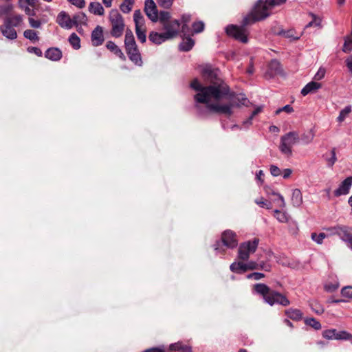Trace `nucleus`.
I'll use <instances>...</instances> for the list:
<instances>
[{
    "mask_svg": "<svg viewBox=\"0 0 352 352\" xmlns=\"http://www.w3.org/2000/svg\"><path fill=\"white\" fill-rule=\"evenodd\" d=\"M201 74L206 81L210 83L208 86H203L197 79L190 83V87L197 91L194 98L197 102L208 103L219 102L229 94L230 87L220 78V71L211 65H206L202 67Z\"/></svg>",
    "mask_w": 352,
    "mask_h": 352,
    "instance_id": "1",
    "label": "nucleus"
},
{
    "mask_svg": "<svg viewBox=\"0 0 352 352\" xmlns=\"http://www.w3.org/2000/svg\"><path fill=\"white\" fill-rule=\"evenodd\" d=\"M262 0H258L253 9L242 20L241 25H228L226 27V33L229 36L240 41L243 43L248 41V26L255 23L257 21H262L270 15V12L263 10L261 7Z\"/></svg>",
    "mask_w": 352,
    "mask_h": 352,
    "instance_id": "2",
    "label": "nucleus"
},
{
    "mask_svg": "<svg viewBox=\"0 0 352 352\" xmlns=\"http://www.w3.org/2000/svg\"><path fill=\"white\" fill-rule=\"evenodd\" d=\"M253 291L256 294L262 296L264 302L270 306L276 304L287 307L290 305L289 300L285 295L272 290L264 283L255 284L253 287Z\"/></svg>",
    "mask_w": 352,
    "mask_h": 352,
    "instance_id": "3",
    "label": "nucleus"
},
{
    "mask_svg": "<svg viewBox=\"0 0 352 352\" xmlns=\"http://www.w3.org/2000/svg\"><path fill=\"white\" fill-rule=\"evenodd\" d=\"M22 23L23 16L21 14L6 16L3 25L0 27V31L8 39L14 40L17 38V32L14 28L19 27Z\"/></svg>",
    "mask_w": 352,
    "mask_h": 352,
    "instance_id": "4",
    "label": "nucleus"
},
{
    "mask_svg": "<svg viewBox=\"0 0 352 352\" xmlns=\"http://www.w3.org/2000/svg\"><path fill=\"white\" fill-rule=\"evenodd\" d=\"M109 19L112 26L111 35L115 38L120 37L125 26L122 16L118 10L113 9L110 11Z\"/></svg>",
    "mask_w": 352,
    "mask_h": 352,
    "instance_id": "5",
    "label": "nucleus"
},
{
    "mask_svg": "<svg viewBox=\"0 0 352 352\" xmlns=\"http://www.w3.org/2000/svg\"><path fill=\"white\" fill-rule=\"evenodd\" d=\"M299 141L300 137L298 132H288L280 138L279 149L283 154L291 156L292 154V146Z\"/></svg>",
    "mask_w": 352,
    "mask_h": 352,
    "instance_id": "6",
    "label": "nucleus"
},
{
    "mask_svg": "<svg viewBox=\"0 0 352 352\" xmlns=\"http://www.w3.org/2000/svg\"><path fill=\"white\" fill-rule=\"evenodd\" d=\"M238 245V240L235 232L230 230L224 231L221 235V241H217L214 245V248L217 252H221L224 250L222 246H226L228 248H234Z\"/></svg>",
    "mask_w": 352,
    "mask_h": 352,
    "instance_id": "7",
    "label": "nucleus"
},
{
    "mask_svg": "<svg viewBox=\"0 0 352 352\" xmlns=\"http://www.w3.org/2000/svg\"><path fill=\"white\" fill-rule=\"evenodd\" d=\"M259 243V239L254 238L252 241L242 243L239 248L238 256L242 261H248L250 255L255 252Z\"/></svg>",
    "mask_w": 352,
    "mask_h": 352,
    "instance_id": "8",
    "label": "nucleus"
},
{
    "mask_svg": "<svg viewBox=\"0 0 352 352\" xmlns=\"http://www.w3.org/2000/svg\"><path fill=\"white\" fill-rule=\"evenodd\" d=\"M322 336L328 340H349L352 335L346 331H337L335 329H327L322 332Z\"/></svg>",
    "mask_w": 352,
    "mask_h": 352,
    "instance_id": "9",
    "label": "nucleus"
},
{
    "mask_svg": "<svg viewBox=\"0 0 352 352\" xmlns=\"http://www.w3.org/2000/svg\"><path fill=\"white\" fill-rule=\"evenodd\" d=\"M208 109L210 111L218 113H223L228 116H231L233 113L232 107H234L233 103L223 104H220L217 103H211L208 102V103H205Z\"/></svg>",
    "mask_w": 352,
    "mask_h": 352,
    "instance_id": "10",
    "label": "nucleus"
},
{
    "mask_svg": "<svg viewBox=\"0 0 352 352\" xmlns=\"http://www.w3.org/2000/svg\"><path fill=\"white\" fill-rule=\"evenodd\" d=\"M166 38L169 40L176 37L179 34L180 23L178 20L174 19L162 25Z\"/></svg>",
    "mask_w": 352,
    "mask_h": 352,
    "instance_id": "11",
    "label": "nucleus"
},
{
    "mask_svg": "<svg viewBox=\"0 0 352 352\" xmlns=\"http://www.w3.org/2000/svg\"><path fill=\"white\" fill-rule=\"evenodd\" d=\"M144 11L152 22L155 23L158 21L159 12L153 0H145Z\"/></svg>",
    "mask_w": 352,
    "mask_h": 352,
    "instance_id": "12",
    "label": "nucleus"
},
{
    "mask_svg": "<svg viewBox=\"0 0 352 352\" xmlns=\"http://www.w3.org/2000/svg\"><path fill=\"white\" fill-rule=\"evenodd\" d=\"M232 100L231 103L234 104V107H239L241 106L248 107L250 103L249 100L243 94H235L234 93H230L226 96Z\"/></svg>",
    "mask_w": 352,
    "mask_h": 352,
    "instance_id": "13",
    "label": "nucleus"
},
{
    "mask_svg": "<svg viewBox=\"0 0 352 352\" xmlns=\"http://www.w3.org/2000/svg\"><path fill=\"white\" fill-rule=\"evenodd\" d=\"M352 186V177H346L339 186V187L334 191L336 197L347 195Z\"/></svg>",
    "mask_w": 352,
    "mask_h": 352,
    "instance_id": "14",
    "label": "nucleus"
},
{
    "mask_svg": "<svg viewBox=\"0 0 352 352\" xmlns=\"http://www.w3.org/2000/svg\"><path fill=\"white\" fill-rule=\"evenodd\" d=\"M56 22L61 28L66 29H71L74 26L72 19L65 11H62L58 14Z\"/></svg>",
    "mask_w": 352,
    "mask_h": 352,
    "instance_id": "15",
    "label": "nucleus"
},
{
    "mask_svg": "<svg viewBox=\"0 0 352 352\" xmlns=\"http://www.w3.org/2000/svg\"><path fill=\"white\" fill-rule=\"evenodd\" d=\"M103 30L100 25L96 28L91 32V42L94 46L101 45L104 42Z\"/></svg>",
    "mask_w": 352,
    "mask_h": 352,
    "instance_id": "16",
    "label": "nucleus"
},
{
    "mask_svg": "<svg viewBox=\"0 0 352 352\" xmlns=\"http://www.w3.org/2000/svg\"><path fill=\"white\" fill-rule=\"evenodd\" d=\"M282 72L283 69L280 62L276 59L272 60L269 63L267 74L272 77L275 75L280 74Z\"/></svg>",
    "mask_w": 352,
    "mask_h": 352,
    "instance_id": "17",
    "label": "nucleus"
},
{
    "mask_svg": "<svg viewBox=\"0 0 352 352\" xmlns=\"http://www.w3.org/2000/svg\"><path fill=\"white\" fill-rule=\"evenodd\" d=\"M124 47L126 51H129L131 48L138 47L133 32L130 29L126 30L124 36Z\"/></svg>",
    "mask_w": 352,
    "mask_h": 352,
    "instance_id": "18",
    "label": "nucleus"
},
{
    "mask_svg": "<svg viewBox=\"0 0 352 352\" xmlns=\"http://www.w3.org/2000/svg\"><path fill=\"white\" fill-rule=\"evenodd\" d=\"M168 350L172 352H192V347L184 344L182 342H177L170 344Z\"/></svg>",
    "mask_w": 352,
    "mask_h": 352,
    "instance_id": "19",
    "label": "nucleus"
},
{
    "mask_svg": "<svg viewBox=\"0 0 352 352\" xmlns=\"http://www.w3.org/2000/svg\"><path fill=\"white\" fill-rule=\"evenodd\" d=\"M129 59L137 65H142V60L141 54L138 47L131 48L129 51H126Z\"/></svg>",
    "mask_w": 352,
    "mask_h": 352,
    "instance_id": "20",
    "label": "nucleus"
},
{
    "mask_svg": "<svg viewBox=\"0 0 352 352\" xmlns=\"http://www.w3.org/2000/svg\"><path fill=\"white\" fill-rule=\"evenodd\" d=\"M148 39L156 45H160L166 41L169 40L168 38H166V35L164 32L158 33L153 31L150 32Z\"/></svg>",
    "mask_w": 352,
    "mask_h": 352,
    "instance_id": "21",
    "label": "nucleus"
},
{
    "mask_svg": "<svg viewBox=\"0 0 352 352\" xmlns=\"http://www.w3.org/2000/svg\"><path fill=\"white\" fill-rule=\"evenodd\" d=\"M45 56L53 61L59 60L62 57V52L56 47H50L45 52Z\"/></svg>",
    "mask_w": 352,
    "mask_h": 352,
    "instance_id": "22",
    "label": "nucleus"
},
{
    "mask_svg": "<svg viewBox=\"0 0 352 352\" xmlns=\"http://www.w3.org/2000/svg\"><path fill=\"white\" fill-rule=\"evenodd\" d=\"M321 87V84L319 82H316L315 81H311L307 83L301 90V94L302 96H306L309 93H311L314 91L318 90Z\"/></svg>",
    "mask_w": 352,
    "mask_h": 352,
    "instance_id": "23",
    "label": "nucleus"
},
{
    "mask_svg": "<svg viewBox=\"0 0 352 352\" xmlns=\"http://www.w3.org/2000/svg\"><path fill=\"white\" fill-rule=\"evenodd\" d=\"M195 45V41L190 36H187L183 38V41L179 45V49L182 52L190 51Z\"/></svg>",
    "mask_w": 352,
    "mask_h": 352,
    "instance_id": "24",
    "label": "nucleus"
},
{
    "mask_svg": "<svg viewBox=\"0 0 352 352\" xmlns=\"http://www.w3.org/2000/svg\"><path fill=\"white\" fill-rule=\"evenodd\" d=\"M107 48L113 52L116 56L124 60L126 57L119 47L113 41H107L106 44Z\"/></svg>",
    "mask_w": 352,
    "mask_h": 352,
    "instance_id": "25",
    "label": "nucleus"
},
{
    "mask_svg": "<svg viewBox=\"0 0 352 352\" xmlns=\"http://www.w3.org/2000/svg\"><path fill=\"white\" fill-rule=\"evenodd\" d=\"M285 1L286 0H265V1L262 0L261 7L263 10L267 11V12H270V10L273 7L280 5Z\"/></svg>",
    "mask_w": 352,
    "mask_h": 352,
    "instance_id": "26",
    "label": "nucleus"
},
{
    "mask_svg": "<svg viewBox=\"0 0 352 352\" xmlns=\"http://www.w3.org/2000/svg\"><path fill=\"white\" fill-rule=\"evenodd\" d=\"M89 11L95 15L102 16L104 14V8L99 2H91L89 6Z\"/></svg>",
    "mask_w": 352,
    "mask_h": 352,
    "instance_id": "27",
    "label": "nucleus"
},
{
    "mask_svg": "<svg viewBox=\"0 0 352 352\" xmlns=\"http://www.w3.org/2000/svg\"><path fill=\"white\" fill-rule=\"evenodd\" d=\"M285 315L293 320L298 321L302 318V313L298 309L290 308L285 311Z\"/></svg>",
    "mask_w": 352,
    "mask_h": 352,
    "instance_id": "28",
    "label": "nucleus"
},
{
    "mask_svg": "<svg viewBox=\"0 0 352 352\" xmlns=\"http://www.w3.org/2000/svg\"><path fill=\"white\" fill-rule=\"evenodd\" d=\"M292 203L294 207H299L302 204V195L301 191L296 188L292 192Z\"/></svg>",
    "mask_w": 352,
    "mask_h": 352,
    "instance_id": "29",
    "label": "nucleus"
},
{
    "mask_svg": "<svg viewBox=\"0 0 352 352\" xmlns=\"http://www.w3.org/2000/svg\"><path fill=\"white\" fill-rule=\"evenodd\" d=\"M230 269L234 273H244L247 271L246 263H243L242 262H234L230 265Z\"/></svg>",
    "mask_w": 352,
    "mask_h": 352,
    "instance_id": "30",
    "label": "nucleus"
},
{
    "mask_svg": "<svg viewBox=\"0 0 352 352\" xmlns=\"http://www.w3.org/2000/svg\"><path fill=\"white\" fill-rule=\"evenodd\" d=\"M133 21L135 28L144 26V18L140 10H135L133 13Z\"/></svg>",
    "mask_w": 352,
    "mask_h": 352,
    "instance_id": "31",
    "label": "nucleus"
},
{
    "mask_svg": "<svg viewBox=\"0 0 352 352\" xmlns=\"http://www.w3.org/2000/svg\"><path fill=\"white\" fill-rule=\"evenodd\" d=\"M274 217L280 223H286L289 220V215L286 212H283L279 210H274Z\"/></svg>",
    "mask_w": 352,
    "mask_h": 352,
    "instance_id": "32",
    "label": "nucleus"
},
{
    "mask_svg": "<svg viewBox=\"0 0 352 352\" xmlns=\"http://www.w3.org/2000/svg\"><path fill=\"white\" fill-rule=\"evenodd\" d=\"M314 135L313 130L311 129L309 132L302 134L300 140H301L303 144H308L313 141Z\"/></svg>",
    "mask_w": 352,
    "mask_h": 352,
    "instance_id": "33",
    "label": "nucleus"
},
{
    "mask_svg": "<svg viewBox=\"0 0 352 352\" xmlns=\"http://www.w3.org/2000/svg\"><path fill=\"white\" fill-rule=\"evenodd\" d=\"M13 10V5L11 3H6L0 5V16H11L10 14Z\"/></svg>",
    "mask_w": 352,
    "mask_h": 352,
    "instance_id": "34",
    "label": "nucleus"
},
{
    "mask_svg": "<svg viewBox=\"0 0 352 352\" xmlns=\"http://www.w3.org/2000/svg\"><path fill=\"white\" fill-rule=\"evenodd\" d=\"M69 42L75 50H78L80 47V40L76 33H72L69 36Z\"/></svg>",
    "mask_w": 352,
    "mask_h": 352,
    "instance_id": "35",
    "label": "nucleus"
},
{
    "mask_svg": "<svg viewBox=\"0 0 352 352\" xmlns=\"http://www.w3.org/2000/svg\"><path fill=\"white\" fill-rule=\"evenodd\" d=\"M23 36L25 38L29 39L32 42L34 43L39 40L37 32L32 30H26L23 32Z\"/></svg>",
    "mask_w": 352,
    "mask_h": 352,
    "instance_id": "36",
    "label": "nucleus"
},
{
    "mask_svg": "<svg viewBox=\"0 0 352 352\" xmlns=\"http://www.w3.org/2000/svg\"><path fill=\"white\" fill-rule=\"evenodd\" d=\"M135 33L137 35L138 39L141 43H145L146 41V29L144 27H137L135 28Z\"/></svg>",
    "mask_w": 352,
    "mask_h": 352,
    "instance_id": "37",
    "label": "nucleus"
},
{
    "mask_svg": "<svg viewBox=\"0 0 352 352\" xmlns=\"http://www.w3.org/2000/svg\"><path fill=\"white\" fill-rule=\"evenodd\" d=\"M171 14L168 11H160L158 14V21L163 25L170 21Z\"/></svg>",
    "mask_w": 352,
    "mask_h": 352,
    "instance_id": "38",
    "label": "nucleus"
},
{
    "mask_svg": "<svg viewBox=\"0 0 352 352\" xmlns=\"http://www.w3.org/2000/svg\"><path fill=\"white\" fill-rule=\"evenodd\" d=\"M278 35L283 36L285 38H290L292 40H298L300 38V36L295 35L293 30H282L278 32Z\"/></svg>",
    "mask_w": 352,
    "mask_h": 352,
    "instance_id": "39",
    "label": "nucleus"
},
{
    "mask_svg": "<svg viewBox=\"0 0 352 352\" xmlns=\"http://www.w3.org/2000/svg\"><path fill=\"white\" fill-rule=\"evenodd\" d=\"M305 323L314 328L316 330L321 329V324L314 318H307L305 319Z\"/></svg>",
    "mask_w": 352,
    "mask_h": 352,
    "instance_id": "40",
    "label": "nucleus"
},
{
    "mask_svg": "<svg viewBox=\"0 0 352 352\" xmlns=\"http://www.w3.org/2000/svg\"><path fill=\"white\" fill-rule=\"evenodd\" d=\"M72 21L74 23V25H78L79 23H85L87 21V16L85 13L80 12L74 15Z\"/></svg>",
    "mask_w": 352,
    "mask_h": 352,
    "instance_id": "41",
    "label": "nucleus"
},
{
    "mask_svg": "<svg viewBox=\"0 0 352 352\" xmlns=\"http://www.w3.org/2000/svg\"><path fill=\"white\" fill-rule=\"evenodd\" d=\"M351 106H346L343 109H342L340 112V114L337 118L338 121L340 122H342L344 120L346 117L351 113Z\"/></svg>",
    "mask_w": 352,
    "mask_h": 352,
    "instance_id": "42",
    "label": "nucleus"
},
{
    "mask_svg": "<svg viewBox=\"0 0 352 352\" xmlns=\"http://www.w3.org/2000/svg\"><path fill=\"white\" fill-rule=\"evenodd\" d=\"M311 239L316 242L318 244H321L324 239L326 237V234L323 232H321L318 234L314 232L311 234Z\"/></svg>",
    "mask_w": 352,
    "mask_h": 352,
    "instance_id": "43",
    "label": "nucleus"
},
{
    "mask_svg": "<svg viewBox=\"0 0 352 352\" xmlns=\"http://www.w3.org/2000/svg\"><path fill=\"white\" fill-rule=\"evenodd\" d=\"M193 33L201 32L204 29V23L202 21H197L192 23Z\"/></svg>",
    "mask_w": 352,
    "mask_h": 352,
    "instance_id": "44",
    "label": "nucleus"
},
{
    "mask_svg": "<svg viewBox=\"0 0 352 352\" xmlns=\"http://www.w3.org/2000/svg\"><path fill=\"white\" fill-rule=\"evenodd\" d=\"M331 157L326 158V161L327 162V164L329 166L331 167L337 161L336 154V148H333L331 151Z\"/></svg>",
    "mask_w": 352,
    "mask_h": 352,
    "instance_id": "45",
    "label": "nucleus"
},
{
    "mask_svg": "<svg viewBox=\"0 0 352 352\" xmlns=\"http://www.w3.org/2000/svg\"><path fill=\"white\" fill-rule=\"evenodd\" d=\"M310 307L311 309L318 315L322 314L324 311V308L316 302H311Z\"/></svg>",
    "mask_w": 352,
    "mask_h": 352,
    "instance_id": "46",
    "label": "nucleus"
},
{
    "mask_svg": "<svg viewBox=\"0 0 352 352\" xmlns=\"http://www.w3.org/2000/svg\"><path fill=\"white\" fill-rule=\"evenodd\" d=\"M160 7L164 9H169L171 8L174 0H156Z\"/></svg>",
    "mask_w": 352,
    "mask_h": 352,
    "instance_id": "47",
    "label": "nucleus"
},
{
    "mask_svg": "<svg viewBox=\"0 0 352 352\" xmlns=\"http://www.w3.org/2000/svg\"><path fill=\"white\" fill-rule=\"evenodd\" d=\"M132 3L124 1L120 6V9L124 13H129L131 11Z\"/></svg>",
    "mask_w": 352,
    "mask_h": 352,
    "instance_id": "48",
    "label": "nucleus"
},
{
    "mask_svg": "<svg viewBox=\"0 0 352 352\" xmlns=\"http://www.w3.org/2000/svg\"><path fill=\"white\" fill-rule=\"evenodd\" d=\"M341 294L346 298H352V286H346L342 289Z\"/></svg>",
    "mask_w": 352,
    "mask_h": 352,
    "instance_id": "49",
    "label": "nucleus"
},
{
    "mask_svg": "<svg viewBox=\"0 0 352 352\" xmlns=\"http://www.w3.org/2000/svg\"><path fill=\"white\" fill-rule=\"evenodd\" d=\"M265 276L263 273L261 272H253L247 275L248 279H254L255 280H258Z\"/></svg>",
    "mask_w": 352,
    "mask_h": 352,
    "instance_id": "50",
    "label": "nucleus"
},
{
    "mask_svg": "<svg viewBox=\"0 0 352 352\" xmlns=\"http://www.w3.org/2000/svg\"><path fill=\"white\" fill-rule=\"evenodd\" d=\"M272 194L273 195H276L278 197V200H277L278 206L280 208H285L286 204H285V201L283 197L280 194L276 192H272Z\"/></svg>",
    "mask_w": 352,
    "mask_h": 352,
    "instance_id": "51",
    "label": "nucleus"
},
{
    "mask_svg": "<svg viewBox=\"0 0 352 352\" xmlns=\"http://www.w3.org/2000/svg\"><path fill=\"white\" fill-rule=\"evenodd\" d=\"M255 203L262 208H266L267 209H270L272 208L271 203L264 201L263 198H261V200H255Z\"/></svg>",
    "mask_w": 352,
    "mask_h": 352,
    "instance_id": "52",
    "label": "nucleus"
},
{
    "mask_svg": "<svg viewBox=\"0 0 352 352\" xmlns=\"http://www.w3.org/2000/svg\"><path fill=\"white\" fill-rule=\"evenodd\" d=\"M326 73V70L323 67H320L317 73L314 76V79L316 80H320L324 77Z\"/></svg>",
    "mask_w": 352,
    "mask_h": 352,
    "instance_id": "53",
    "label": "nucleus"
},
{
    "mask_svg": "<svg viewBox=\"0 0 352 352\" xmlns=\"http://www.w3.org/2000/svg\"><path fill=\"white\" fill-rule=\"evenodd\" d=\"M67 1L78 8H83L85 6V0H67Z\"/></svg>",
    "mask_w": 352,
    "mask_h": 352,
    "instance_id": "54",
    "label": "nucleus"
},
{
    "mask_svg": "<svg viewBox=\"0 0 352 352\" xmlns=\"http://www.w3.org/2000/svg\"><path fill=\"white\" fill-rule=\"evenodd\" d=\"M258 270L270 272L271 270V265L267 262L261 261L258 263Z\"/></svg>",
    "mask_w": 352,
    "mask_h": 352,
    "instance_id": "55",
    "label": "nucleus"
},
{
    "mask_svg": "<svg viewBox=\"0 0 352 352\" xmlns=\"http://www.w3.org/2000/svg\"><path fill=\"white\" fill-rule=\"evenodd\" d=\"M311 15L313 16V20L311 21H310L307 25H306V26H305L306 28L311 27L313 25H314V26H320V22H321L320 19H318L314 14H311Z\"/></svg>",
    "mask_w": 352,
    "mask_h": 352,
    "instance_id": "56",
    "label": "nucleus"
},
{
    "mask_svg": "<svg viewBox=\"0 0 352 352\" xmlns=\"http://www.w3.org/2000/svg\"><path fill=\"white\" fill-rule=\"evenodd\" d=\"M30 25L33 28H40L41 22L39 20H35L33 18L30 17L28 19Z\"/></svg>",
    "mask_w": 352,
    "mask_h": 352,
    "instance_id": "57",
    "label": "nucleus"
},
{
    "mask_svg": "<svg viewBox=\"0 0 352 352\" xmlns=\"http://www.w3.org/2000/svg\"><path fill=\"white\" fill-rule=\"evenodd\" d=\"M281 111H285L287 113H292L294 111V109L293 107L289 105V104H287L285 106H284L282 108H279L276 111V114H278L280 113Z\"/></svg>",
    "mask_w": 352,
    "mask_h": 352,
    "instance_id": "58",
    "label": "nucleus"
},
{
    "mask_svg": "<svg viewBox=\"0 0 352 352\" xmlns=\"http://www.w3.org/2000/svg\"><path fill=\"white\" fill-rule=\"evenodd\" d=\"M270 170L271 174L274 177L279 176L280 175V173H281L280 169L278 166H276L275 165H271Z\"/></svg>",
    "mask_w": 352,
    "mask_h": 352,
    "instance_id": "59",
    "label": "nucleus"
},
{
    "mask_svg": "<svg viewBox=\"0 0 352 352\" xmlns=\"http://www.w3.org/2000/svg\"><path fill=\"white\" fill-rule=\"evenodd\" d=\"M28 51L30 53H33V54H36L38 56H41L42 54H43L40 48H38V47H29L28 48Z\"/></svg>",
    "mask_w": 352,
    "mask_h": 352,
    "instance_id": "60",
    "label": "nucleus"
},
{
    "mask_svg": "<svg viewBox=\"0 0 352 352\" xmlns=\"http://www.w3.org/2000/svg\"><path fill=\"white\" fill-rule=\"evenodd\" d=\"M247 267V271L248 270H258V263L255 261H249L246 263Z\"/></svg>",
    "mask_w": 352,
    "mask_h": 352,
    "instance_id": "61",
    "label": "nucleus"
},
{
    "mask_svg": "<svg viewBox=\"0 0 352 352\" xmlns=\"http://www.w3.org/2000/svg\"><path fill=\"white\" fill-rule=\"evenodd\" d=\"M352 50V41L346 40L343 46L344 52H349Z\"/></svg>",
    "mask_w": 352,
    "mask_h": 352,
    "instance_id": "62",
    "label": "nucleus"
},
{
    "mask_svg": "<svg viewBox=\"0 0 352 352\" xmlns=\"http://www.w3.org/2000/svg\"><path fill=\"white\" fill-rule=\"evenodd\" d=\"M143 352H165L164 346L161 347H153L144 351Z\"/></svg>",
    "mask_w": 352,
    "mask_h": 352,
    "instance_id": "63",
    "label": "nucleus"
},
{
    "mask_svg": "<svg viewBox=\"0 0 352 352\" xmlns=\"http://www.w3.org/2000/svg\"><path fill=\"white\" fill-rule=\"evenodd\" d=\"M346 65L352 75V56L347 58L345 60Z\"/></svg>",
    "mask_w": 352,
    "mask_h": 352,
    "instance_id": "64",
    "label": "nucleus"
}]
</instances>
